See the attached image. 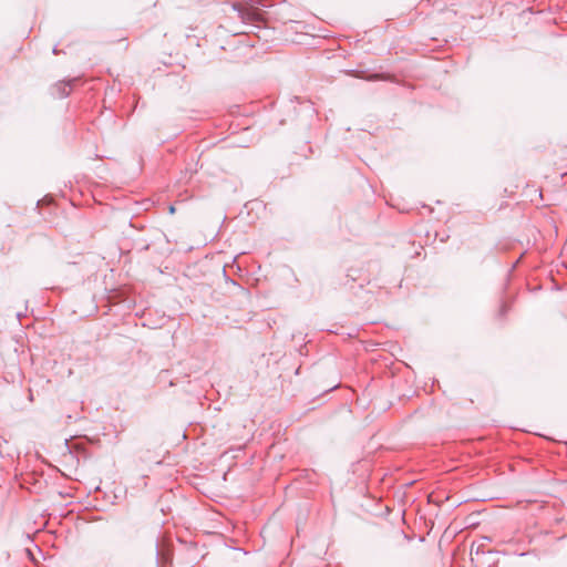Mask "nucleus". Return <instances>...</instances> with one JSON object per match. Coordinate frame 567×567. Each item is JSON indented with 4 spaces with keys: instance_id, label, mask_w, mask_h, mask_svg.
I'll return each mask as SVG.
<instances>
[{
    "instance_id": "f257e3e1",
    "label": "nucleus",
    "mask_w": 567,
    "mask_h": 567,
    "mask_svg": "<svg viewBox=\"0 0 567 567\" xmlns=\"http://www.w3.org/2000/svg\"><path fill=\"white\" fill-rule=\"evenodd\" d=\"M234 9L238 11L243 21L257 22L261 19V13L254 8H241L239 4H234Z\"/></svg>"
},
{
    "instance_id": "f03ea898",
    "label": "nucleus",
    "mask_w": 567,
    "mask_h": 567,
    "mask_svg": "<svg viewBox=\"0 0 567 567\" xmlns=\"http://www.w3.org/2000/svg\"><path fill=\"white\" fill-rule=\"evenodd\" d=\"M76 79H72L70 81H62L55 84L56 96L60 99L66 97L70 95L72 91V83L75 82Z\"/></svg>"
},
{
    "instance_id": "7ed1b4c3",
    "label": "nucleus",
    "mask_w": 567,
    "mask_h": 567,
    "mask_svg": "<svg viewBox=\"0 0 567 567\" xmlns=\"http://www.w3.org/2000/svg\"><path fill=\"white\" fill-rule=\"evenodd\" d=\"M155 557H156V560L158 561L159 558L162 557L163 559H167L164 555L162 556L161 551H159V548H158V544L156 543L155 544Z\"/></svg>"
},
{
    "instance_id": "20e7f679",
    "label": "nucleus",
    "mask_w": 567,
    "mask_h": 567,
    "mask_svg": "<svg viewBox=\"0 0 567 567\" xmlns=\"http://www.w3.org/2000/svg\"><path fill=\"white\" fill-rule=\"evenodd\" d=\"M507 311H508V306L505 302L502 303L501 309H499V316L501 317L505 316Z\"/></svg>"
},
{
    "instance_id": "39448f33",
    "label": "nucleus",
    "mask_w": 567,
    "mask_h": 567,
    "mask_svg": "<svg viewBox=\"0 0 567 567\" xmlns=\"http://www.w3.org/2000/svg\"><path fill=\"white\" fill-rule=\"evenodd\" d=\"M265 1L266 0H257L258 4L264 6V7L266 6Z\"/></svg>"
},
{
    "instance_id": "423d86ee",
    "label": "nucleus",
    "mask_w": 567,
    "mask_h": 567,
    "mask_svg": "<svg viewBox=\"0 0 567 567\" xmlns=\"http://www.w3.org/2000/svg\"><path fill=\"white\" fill-rule=\"evenodd\" d=\"M175 212V207L174 206H171L169 207V213L173 214Z\"/></svg>"
}]
</instances>
